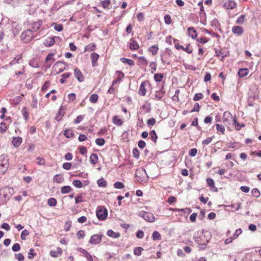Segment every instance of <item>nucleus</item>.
I'll return each mask as SVG.
<instances>
[{"label":"nucleus","mask_w":261,"mask_h":261,"mask_svg":"<svg viewBox=\"0 0 261 261\" xmlns=\"http://www.w3.org/2000/svg\"><path fill=\"white\" fill-rule=\"evenodd\" d=\"M193 238L194 241L199 245L204 246L208 243V240L203 234V230H199L195 232L194 234Z\"/></svg>","instance_id":"obj_1"},{"label":"nucleus","mask_w":261,"mask_h":261,"mask_svg":"<svg viewBox=\"0 0 261 261\" xmlns=\"http://www.w3.org/2000/svg\"><path fill=\"white\" fill-rule=\"evenodd\" d=\"M14 190L9 187H5L0 189V196L2 202H6L12 195Z\"/></svg>","instance_id":"obj_2"},{"label":"nucleus","mask_w":261,"mask_h":261,"mask_svg":"<svg viewBox=\"0 0 261 261\" xmlns=\"http://www.w3.org/2000/svg\"><path fill=\"white\" fill-rule=\"evenodd\" d=\"M9 159L6 154H3L0 156V175L4 174L7 170L9 167Z\"/></svg>","instance_id":"obj_3"},{"label":"nucleus","mask_w":261,"mask_h":261,"mask_svg":"<svg viewBox=\"0 0 261 261\" xmlns=\"http://www.w3.org/2000/svg\"><path fill=\"white\" fill-rule=\"evenodd\" d=\"M33 31L31 29H27L24 31L21 34V39L24 43H29L35 37Z\"/></svg>","instance_id":"obj_4"},{"label":"nucleus","mask_w":261,"mask_h":261,"mask_svg":"<svg viewBox=\"0 0 261 261\" xmlns=\"http://www.w3.org/2000/svg\"><path fill=\"white\" fill-rule=\"evenodd\" d=\"M96 216L99 220H105L108 216V211L104 206H100L97 207Z\"/></svg>","instance_id":"obj_5"},{"label":"nucleus","mask_w":261,"mask_h":261,"mask_svg":"<svg viewBox=\"0 0 261 261\" xmlns=\"http://www.w3.org/2000/svg\"><path fill=\"white\" fill-rule=\"evenodd\" d=\"M139 216L142 217L146 221L149 222H153L155 220L153 214L150 212L141 211L139 212Z\"/></svg>","instance_id":"obj_6"},{"label":"nucleus","mask_w":261,"mask_h":261,"mask_svg":"<svg viewBox=\"0 0 261 261\" xmlns=\"http://www.w3.org/2000/svg\"><path fill=\"white\" fill-rule=\"evenodd\" d=\"M65 64L66 63L64 61H58L54 65L53 68L57 71V73L58 74L65 70Z\"/></svg>","instance_id":"obj_7"},{"label":"nucleus","mask_w":261,"mask_h":261,"mask_svg":"<svg viewBox=\"0 0 261 261\" xmlns=\"http://www.w3.org/2000/svg\"><path fill=\"white\" fill-rule=\"evenodd\" d=\"M233 118L230 112L229 111H225L222 116V120L226 125H230L231 120Z\"/></svg>","instance_id":"obj_8"},{"label":"nucleus","mask_w":261,"mask_h":261,"mask_svg":"<svg viewBox=\"0 0 261 261\" xmlns=\"http://www.w3.org/2000/svg\"><path fill=\"white\" fill-rule=\"evenodd\" d=\"M237 6L236 3L232 0L225 1L223 4V7L227 9H233Z\"/></svg>","instance_id":"obj_9"},{"label":"nucleus","mask_w":261,"mask_h":261,"mask_svg":"<svg viewBox=\"0 0 261 261\" xmlns=\"http://www.w3.org/2000/svg\"><path fill=\"white\" fill-rule=\"evenodd\" d=\"M102 234H93L91 237L89 243L91 244H97L101 240Z\"/></svg>","instance_id":"obj_10"},{"label":"nucleus","mask_w":261,"mask_h":261,"mask_svg":"<svg viewBox=\"0 0 261 261\" xmlns=\"http://www.w3.org/2000/svg\"><path fill=\"white\" fill-rule=\"evenodd\" d=\"M74 75L75 77L80 82H82L84 81L85 78L83 76L82 72L78 68H75L74 70Z\"/></svg>","instance_id":"obj_11"},{"label":"nucleus","mask_w":261,"mask_h":261,"mask_svg":"<svg viewBox=\"0 0 261 261\" xmlns=\"http://www.w3.org/2000/svg\"><path fill=\"white\" fill-rule=\"evenodd\" d=\"M231 31L234 34L237 36H241L243 34L244 31L243 27L239 25L233 26L232 28Z\"/></svg>","instance_id":"obj_12"},{"label":"nucleus","mask_w":261,"mask_h":261,"mask_svg":"<svg viewBox=\"0 0 261 261\" xmlns=\"http://www.w3.org/2000/svg\"><path fill=\"white\" fill-rule=\"evenodd\" d=\"M148 84V82L147 81H144V82H142V83L141 84V85L140 86L139 91H138V93L140 95L142 96L145 95L146 93V89L145 88V86H146V85H147Z\"/></svg>","instance_id":"obj_13"},{"label":"nucleus","mask_w":261,"mask_h":261,"mask_svg":"<svg viewBox=\"0 0 261 261\" xmlns=\"http://www.w3.org/2000/svg\"><path fill=\"white\" fill-rule=\"evenodd\" d=\"M166 41L167 43L170 44H172V43L173 42L175 47L177 49L179 50V43L178 42V40L172 38L171 36H169L166 38Z\"/></svg>","instance_id":"obj_14"},{"label":"nucleus","mask_w":261,"mask_h":261,"mask_svg":"<svg viewBox=\"0 0 261 261\" xmlns=\"http://www.w3.org/2000/svg\"><path fill=\"white\" fill-rule=\"evenodd\" d=\"M187 35L192 39H196L197 37V32L193 27H190L188 29Z\"/></svg>","instance_id":"obj_15"},{"label":"nucleus","mask_w":261,"mask_h":261,"mask_svg":"<svg viewBox=\"0 0 261 261\" xmlns=\"http://www.w3.org/2000/svg\"><path fill=\"white\" fill-rule=\"evenodd\" d=\"M42 24V21L41 20H38L36 22H34L31 24L32 29L34 32L38 31Z\"/></svg>","instance_id":"obj_16"},{"label":"nucleus","mask_w":261,"mask_h":261,"mask_svg":"<svg viewBox=\"0 0 261 261\" xmlns=\"http://www.w3.org/2000/svg\"><path fill=\"white\" fill-rule=\"evenodd\" d=\"M13 34L15 36L22 29L20 24H16L15 22L12 25Z\"/></svg>","instance_id":"obj_17"},{"label":"nucleus","mask_w":261,"mask_h":261,"mask_svg":"<svg viewBox=\"0 0 261 261\" xmlns=\"http://www.w3.org/2000/svg\"><path fill=\"white\" fill-rule=\"evenodd\" d=\"M55 37H49L47 39H45L44 42V44L46 47H50L53 46L55 42Z\"/></svg>","instance_id":"obj_18"},{"label":"nucleus","mask_w":261,"mask_h":261,"mask_svg":"<svg viewBox=\"0 0 261 261\" xmlns=\"http://www.w3.org/2000/svg\"><path fill=\"white\" fill-rule=\"evenodd\" d=\"M129 48L132 50H135L139 48V45L138 42L135 40L133 38L130 39Z\"/></svg>","instance_id":"obj_19"},{"label":"nucleus","mask_w":261,"mask_h":261,"mask_svg":"<svg viewBox=\"0 0 261 261\" xmlns=\"http://www.w3.org/2000/svg\"><path fill=\"white\" fill-rule=\"evenodd\" d=\"M64 110L65 108H64V107L61 106L58 114L56 115V117H55V119L57 121H60L62 119L65 114Z\"/></svg>","instance_id":"obj_20"},{"label":"nucleus","mask_w":261,"mask_h":261,"mask_svg":"<svg viewBox=\"0 0 261 261\" xmlns=\"http://www.w3.org/2000/svg\"><path fill=\"white\" fill-rule=\"evenodd\" d=\"M57 250H51L50 251V255L54 257H58L60 256L62 253V250L60 247L57 248Z\"/></svg>","instance_id":"obj_21"},{"label":"nucleus","mask_w":261,"mask_h":261,"mask_svg":"<svg viewBox=\"0 0 261 261\" xmlns=\"http://www.w3.org/2000/svg\"><path fill=\"white\" fill-rule=\"evenodd\" d=\"M99 55L96 53H92L91 54L92 65L93 66H96L98 65L97 61L99 58Z\"/></svg>","instance_id":"obj_22"},{"label":"nucleus","mask_w":261,"mask_h":261,"mask_svg":"<svg viewBox=\"0 0 261 261\" xmlns=\"http://www.w3.org/2000/svg\"><path fill=\"white\" fill-rule=\"evenodd\" d=\"M78 250L85 255V257L87 258L88 261H93V258L91 255L87 251L82 248H78Z\"/></svg>","instance_id":"obj_23"},{"label":"nucleus","mask_w":261,"mask_h":261,"mask_svg":"<svg viewBox=\"0 0 261 261\" xmlns=\"http://www.w3.org/2000/svg\"><path fill=\"white\" fill-rule=\"evenodd\" d=\"M12 142L14 147H17L21 143L22 138L20 137H14Z\"/></svg>","instance_id":"obj_24"},{"label":"nucleus","mask_w":261,"mask_h":261,"mask_svg":"<svg viewBox=\"0 0 261 261\" xmlns=\"http://www.w3.org/2000/svg\"><path fill=\"white\" fill-rule=\"evenodd\" d=\"M107 234L109 237H112V238H115V239L118 238L120 236L119 232H114L113 230H112L111 229H109L108 230V231L107 232Z\"/></svg>","instance_id":"obj_25"},{"label":"nucleus","mask_w":261,"mask_h":261,"mask_svg":"<svg viewBox=\"0 0 261 261\" xmlns=\"http://www.w3.org/2000/svg\"><path fill=\"white\" fill-rule=\"evenodd\" d=\"M233 121L235 124V129L237 130H240L242 127H244L245 126V124H240L237 121V117L236 116L233 117Z\"/></svg>","instance_id":"obj_26"},{"label":"nucleus","mask_w":261,"mask_h":261,"mask_svg":"<svg viewBox=\"0 0 261 261\" xmlns=\"http://www.w3.org/2000/svg\"><path fill=\"white\" fill-rule=\"evenodd\" d=\"M249 70L247 68H241L238 71V75L240 77H244L248 74Z\"/></svg>","instance_id":"obj_27"},{"label":"nucleus","mask_w":261,"mask_h":261,"mask_svg":"<svg viewBox=\"0 0 261 261\" xmlns=\"http://www.w3.org/2000/svg\"><path fill=\"white\" fill-rule=\"evenodd\" d=\"M64 178L61 174H56L53 178V181L56 183H61L63 181Z\"/></svg>","instance_id":"obj_28"},{"label":"nucleus","mask_w":261,"mask_h":261,"mask_svg":"<svg viewBox=\"0 0 261 261\" xmlns=\"http://www.w3.org/2000/svg\"><path fill=\"white\" fill-rule=\"evenodd\" d=\"M120 61L124 64H127L130 66H134L135 65L134 61L130 59L125 58L124 57H122L120 58Z\"/></svg>","instance_id":"obj_29"},{"label":"nucleus","mask_w":261,"mask_h":261,"mask_svg":"<svg viewBox=\"0 0 261 261\" xmlns=\"http://www.w3.org/2000/svg\"><path fill=\"white\" fill-rule=\"evenodd\" d=\"M98 160V158L96 153H92V154L90 156V162L91 164L95 165L96 164Z\"/></svg>","instance_id":"obj_30"},{"label":"nucleus","mask_w":261,"mask_h":261,"mask_svg":"<svg viewBox=\"0 0 261 261\" xmlns=\"http://www.w3.org/2000/svg\"><path fill=\"white\" fill-rule=\"evenodd\" d=\"M97 184L99 187L106 188L107 186V181L102 177L97 181Z\"/></svg>","instance_id":"obj_31"},{"label":"nucleus","mask_w":261,"mask_h":261,"mask_svg":"<svg viewBox=\"0 0 261 261\" xmlns=\"http://www.w3.org/2000/svg\"><path fill=\"white\" fill-rule=\"evenodd\" d=\"M71 188L69 186H65L61 189V193L62 194H67L71 191Z\"/></svg>","instance_id":"obj_32"},{"label":"nucleus","mask_w":261,"mask_h":261,"mask_svg":"<svg viewBox=\"0 0 261 261\" xmlns=\"http://www.w3.org/2000/svg\"><path fill=\"white\" fill-rule=\"evenodd\" d=\"M210 40V38H207L204 36H201L200 37L197 39V41L202 44H205Z\"/></svg>","instance_id":"obj_33"},{"label":"nucleus","mask_w":261,"mask_h":261,"mask_svg":"<svg viewBox=\"0 0 261 261\" xmlns=\"http://www.w3.org/2000/svg\"><path fill=\"white\" fill-rule=\"evenodd\" d=\"M158 50L159 47L158 45H152L148 48V50L152 53V55H156L158 51Z\"/></svg>","instance_id":"obj_34"},{"label":"nucleus","mask_w":261,"mask_h":261,"mask_svg":"<svg viewBox=\"0 0 261 261\" xmlns=\"http://www.w3.org/2000/svg\"><path fill=\"white\" fill-rule=\"evenodd\" d=\"M113 123L117 126H121L123 124V121L119 118L118 116L114 117L113 119Z\"/></svg>","instance_id":"obj_35"},{"label":"nucleus","mask_w":261,"mask_h":261,"mask_svg":"<svg viewBox=\"0 0 261 261\" xmlns=\"http://www.w3.org/2000/svg\"><path fill=\"white\" fill-rule=\"evenodd\" d=\"M246 20V15H241L236 20V23L238 24H243Z\"/></svg>","instance_id":"obj_36"},{"label":"nucleus","mask_w":261,"mask_h":261,"mask_svg":"<svg viewBox=\"0 0 261 261\" xmlns=\"http://www.w3.org/2000/svg\"><path fill=\"white\" fill-rule=\"evenodd\" d=\"M180 49H182L188 54H191L193 51V49L190 44H187L186 47L180 45Z\"/></svg>","instance_id":"obj_37"},{"label":"nucleus","mask_w":261,"mask_h":261,"mask_svg":"<svg viewBox=\"0 0 261 261\" xmlns=\"http://www.w3.org/2000/svg\"><path fill=\"white\" fill-rule=\"evenodd\" d=\"M63 134L67 138H70L74 136L73 132L70 129L65 130Z\"/></svg>","instance_id":"obj_38"},{"label":"nucleus","mask_w":261,"mask_h":261,"mask_svg":"<svg viewBox=\"0 0 261 261\" xmlns=\"http://www.w3.org/2000/svg\"><path fill=\"white\" fill-rule=\"evenodd\" d=\"M150 137L152 141H153L154 143H156V140L158 139V136L154 130H152L151 131H150Z\"/></svg>","instance_id":"obj_39"},{"label":"nucleus","mask_w":261,"mask_h":261,"mask_svg":"<svg viewBox=\"0 0 261 261\" xmlns=\"http://www.w3.org/2000/svg\"><path fill=\"white\" fill-rule=\"evenodd\" d=\"M152 239L154 241L160 240L161 239V236L158 231H154L152 234Z\"/></svg>","instance_id":"obj_40"},{"label":"nucleus","mask_w":261,"mask_h":261,"mask_svg":"<svg viewBox=\"0 0 261 261\" xmlns=\"http://www.w3.org/2000/svg\"><path fill=\"white\" fill-rule=\"evenodd\" d=\"M215 126L218 131L220 132L222 135L225 134V129L223 125L217 123L215 125Z\"/></svg>","instance_id":"obj_41"},{"label":"nucleus","mask_w":261,"mask_h":261,"mask_svg":"<svg viewBox=\"0 0 261 261\" xmlns=\"http://www.w3.org/2000/svg\"><path fill=\"white\" fill-rule=\"evenodd\" d=\"M96 48V45L95 43H92L87 45L85 48V51H92L95 50Z\"/></svg>","instance_id":"obj_42"},{"label":"nucleus","mask_w":261,"mask_h":261,"mask_svg":"<svg viewBox=\"0 0 261 261\" xmlns=\"http://www.w3.org/2000/svg\"><path fill=\"white\" fill-rule=\"evenodd\" d=\"M164 77V75L163 73H155L154 75V79L156 82H161Z\"/></svg>","instance_id":"obj_43"},{"label":"nucleus","mask_w":261,"mask_h":261,"mask_svg":"<svg viewBox=\"0 0 261 261\" xmlns=\"http://www.w3.org/2000/svg\"><path fill=\"white\" fill-rule=\"evenodd\" d=\"M73 185L77 188H81L83 187V183L78 179H74L72 181Z\"/></svg>","instance_id":"obj_44"},{"label":"nucleus","mask_w":261,"mask_h":261,"mask_svg":"<svg viewBox=\"0 0 261 261\" xmlns=\"http://www.w3.org/2000/svg\"><path fill=\"white\" fill-rule=\"evenodd\" d=\"M98 96L97 94H92L90 96V101L93 103L97 102Z\"/></svg>","instance_id":"obj_45"},{"label":"nucleus","mask_w":261,"mask_h":261,"mask_svg":"<svg viewBox=\"0 0 261 261\" xmlns=\"http://www.w3.org/2000/svg\"><path fill=\"white\" fill-rule=\"evenodd\" d=\"M57 201L54 198H50L48 199L47 204L50 206H55L57 205Z\"/></svg>","instance_id":"obj_46"},{"label":"nucleus","mask_w":261,"mask_h":261,"mask_svg":"<svg viewBox=\"0 0 261 261\" xmlns=\"http://www.w3.org/2000/svg\"><path fill=\"white\" fill-rule=\"evenodd\" d=\"M143 249L141 247H136L134 249V253L135 255L140 256L141 255L142 251Z\"/></svg>","instance_id":"obj_47"},{"label":"nucleus","mask_w":261,"mask_h":261,"mask_svg":"<svg viewBox=\"0 0 261 261\" xmlns=\"http://www.w3.org/2000/svg\"><path fill=\"white\" fill-rule=\"evenodd\" d=\"M214 136H212L211 137H209L204 140L202 142V144L203 146H206L212 142Z\"/></svg>","instance_id":"obj_48"},{"label":"nucleus","mask_w":261,"mask_h":261,"mask_svg":"<svg viewBox=\"0 0 261 261\" xmlns=\"http://www.w3.org/2000/svg\"><path fill=\"white\" fill-rule=\"evenodd\" d=\"M7 129V126L5 122H1L0 123V132L1 133H4Z\"/></svg>","instance_id":"obj_49"},{"label":"nucleus","mask_w":261,"mask_h":261,"mask_svg":"<svg viewBox=\"0 0 261 261\" xmlns=\"http://www.w3.org/2000/svg\"><path fill=\"white\" fill-rule=\"evenodd\" d=\"M95 143L98 146H103L105 144L106 141L103 138H97L95 140Z\"/></svg>","instance_id":"obj_50"},{"label":"nucleus","mask_w":261,"mask_h":261,"mask_svg":"<svg viewBox=\"0 0 261 261\" xmlns=\"http://www.w3.org/2000/svg\"><path fill=\"white\" fill-rule=\"evenodd\" d=\"M133 155L135 158L137 159L139 158L140 152L138 148H135L133 149Z\"/></svg>","instance_id":"obj_51"},{"label":"nucleus","mask_w":261,"mask_h":261,"mask_svg":"<svg viewBox=\"0 0 261 261\" xmlns=\"http://www.w3.org/2000/svg\"><path fill=\"white\" fill-rule=\"evenodd\" d=\"M207 184L212 188H216L215 187V182L212 178H208L206 179Z\"/></svg>","instance_id":"obj_52"},{"label":"nucleus","mask_w":261,"mask_h":261,"mask_svg":"<svg viewBox=\"0 0 261 261\" xmlns=\"http://www.w3.org/2000/svg\"><path fill=\"white\" fill-rule=\"evenodd\" d=\"M114 187L116 189H121L124 187V184L120 181H117L115 182Z\"/></svg>","instance_id":"obj_53"},{"label":"nucleus","mask_w":261,"mask_h":261,"mask_svg":"<svg viewBox=\"0 0 261 261\" xmlns=\"http://www.w3.org/2000/svg\"><path fill=\"white\" fill-rule=\"evenodd\" d=\"M163 94H164V93L161 90L156 91V93L155 94V99L156 100H160L162 98V97H163Z\"/></svg>","instance_id":"obj_54"},{"label":"nucleus","mask_w":261,"mask_h":261,"mask_svg":"<svg viewBox=\"0 0 261 261\" xmlns=\"http://www.w3.org/2000/svg\"><path fill=\"white\" fill-rule=\"evenodd\" d=\"M203 98V95L201 93H196L195 94L193 100L194 101L199 100Z\"/></svg>","instance_id":"obj_55"},{"label":"nucleus","mask_w":261,"mask_h":261,"mask_svg":"<svg viewBox=\"0 0 261 261\" xmlns=\"http://www.w3.org/2000/svg\"><path fill=\"white\" fill-rule=\"evenodd\" d=\"M36 255V253L34 252V250L33 248L30 249L29 250V254H28L29 258L32 259Z\"/></svg>","instance_id":"obj_56"},{"label":"nucleus","mask_w":261,"mask_h":261,"mask_svg":"<svg viewBox=\"0 0 261 261\" xmlns=\"http://www.w3.org/2000/svg\"><path fill=\"white\" fill-rule=\"evenodd\" d=\"M252 194L254 197L258 198L260 196L259 191L257 189H253L252 190Z\"/></svg>","instance_id":"obj_57"},{"label":"nucleus","mask_w":261,"mask_h":261,"mask_svg":"<svg viewBox=\"0 0 261 261\" xmlns=\"http://www.w3.org/2000/svg\"><path fill=\"white\" fill-rule=\"evenodd\" d=\"M161 61L163 64H169V61L166 55H161Z\"/></svg>","instance_id":"obj_58"},{"label":"nucleus","mask_w":261,"mask_h":261,"mask_svg":"<svg viewBox=\"0 0 261 261\" xmlns=\"http://www.w3.org/2000/svg\"><path fill=\"white\" fill-rule=\"evenodd\" d=\"M29 234V232L27 229L22 230L21 234V239L22 240H25V237Z\"/></svg>","instance_id":"obj_59"},{"label":"nucleus","mask_w":261,"mask_h":261,"mask_svg":"<svg viewBox=\"0 0 261 261\" xmlns=\"http://www.w3.org/2000/svg\"><path fill=\"white\" fill-rule=\"evenodd\" d=\"M241 203H237L231 204L230 205H229L231 208H234L235 211H237L239 210L241 207Z\"/></svg>","instance_id":"obj_60"},{"label":"nucleus","mask_w":261,"mask_h":261,"mask_svg":"<svg viewBox=\"0 0 261 261\" xmlns=\"http://www.w3.org/2000/svg\"><path fill=\"white\" fill-rule=\"evenodd\" d=\"M15 258L17 259L18 261H23L24 259V256L22 253H17L15 254Z\"/></svg>","instance_id":"obj_61"},{"label":"nucleus","mask_w":261,"mask_h":261,"mask_svg":"<svg viewBox=\"0 0 261 261\" xmlns=\"http://www.w3.org/2000/svg\"><path fill=\"white\" fill-rule=\"evenodd\" d=\"M54 29L58 32H61L63 30V25L62 24H55Z\"/></svg>","instance_id":"obj_62"},{"label":"nucleus","mask_w":261,"mask_h":261,"mask_svg":"<svg viewBox=\"0 0 261 261\" xmlns=\"http://www.w3.org/2000/svg\"><path fill=\"white\" fill-rule=\"evenodd\" d=\"M14 252H17L20 249V245L18 243H15L13 245L12 248Z\"/></svg>","instance_id":"obj_63"},{"label":"nucleus","mask_w":261,"mask_h":261,"mask_svg":"<svg viewBox=\"0 0 261 261\" xmlns=\"http://www.w3.org/2000/svg\"><path fill=\"white\" fill-rule=\"evenodd\" d=\"M155 119L154 118H150L147 120V124L148 126H152L155 124Z\"/></svg>","instance_id":"obj_64"}]
</instances>
